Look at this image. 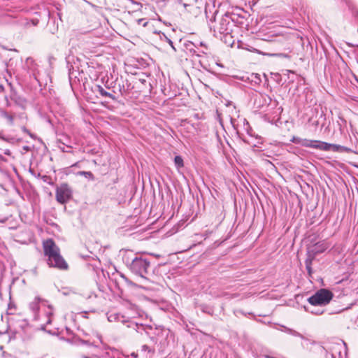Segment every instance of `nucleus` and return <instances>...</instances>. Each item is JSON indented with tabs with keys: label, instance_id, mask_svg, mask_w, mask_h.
I'll list each match as a JSON object with an SVG mask.
<instances>
[{
	"label": "nucleus",
	"instance_id": "f257e3e1",
	"mask_svg": "<svg viewBox=\"0 0 358 358\" xmlns=\"http://www.w3.org/2000/svg\"><path fill=\"white\" fill-rule=\"evenodd\" d=\"M215 13L210 20L209 27L213 31V35L216 38L222 41L229 46H232L234 43V39L231 34L234 27L235 15L226 13L220 19L217 23H214L215 20Z\"/></svg>",
	"mask_w": 358,
	"mask_h": 358
},
{
	"label": "nucleus",
	"instance_id": "f03ea898",
	"mask_svg": "<svg viewBox=\"0 0 358 358\" xmlns=\"http://www.w3.org/2000/svg\"><path fill=\"white\" fill-rule=\"evenodd\" d=\"M44 255L48 257L47 263L50 267L59 270H67L69 265L60 255V249L52 238L43 243Z\"/></svg>",
	"mask_w": 358,
	"mask_h": 358
},
{
	"label": "nucleus",
	"instance_id": "7ed1b4c3",
	"mask_svg": "<svg viewBox=\"0 0 358 358\" xmlns=\"http://www.w3.org/2000/svg\"><path fill=\"white\" fill-rule=\"evenodd\" d=\"M123 261L132 273L142 278H146L150 268V260L148 258L143 255L136 254L132 258L124 256Z\"/></svg>",
	"mask_w": 358,
	"mask_h": 358
},
{
	"label": "nucleus",
	"instance_id": "20e7f679",
	"mask_svg": "<svg viewBox=\"0 0 358 358\" xmlns=\"http://www.w3.org/2000/svg\"><path fill=\"white\" fill-rule=\"evenodd\" d=\"M292 141L294 143L300 144L301 145L306 148H312L324 151H329L331 150L334 152H349L350 151V149L348 148L347 147L336 144H331L320 141L302 139L300 138L294 137Z\"/></svg>",
	"mask_w": 358,
	"mask_h": 358
},
{
	"label": "nucleus",
	"instance_id": "39448f33",
	"mask_svg": "<svg viewBox=\"0 0 358 358\" xmlns=\"http://www.w3.org/2000/svg\"><path fill=\"white\" fill-rule=\"evenodd\" d=\"M334 296L333 293L327 289H320L315 294L308 299V301L312 306H324L327 305Z\"/></svg>",
	"mask_w": 358,
	"mask_h": 358
},
{
	"label": "nucleus",
	"instance_id": "423d86ee",
	"mask_svg": "<svg viewBox=\"0 0 358 358\" xmlns=\"http://www.w3.org/2000/svg\"><path fill=\"white\" fill-rule=\"evenodd\" d=\"M178 3L182 5L184 8L192 15L196 17L201 13L203 5V0H177Z\"/></svg>",
	"mask_w": 358,
	"mask_h": 358
},
{
	"label": "nucleus",
	"instance_id": "0eeeda50",
	"mask_svg": "<svg viewBox=\"0 0 358 358\" xmlns=\"http://www.w3.org/2000/svg\"><path fill=\"white\" fill-rule=\"evenodd\" d=\"M56 199L61 203H67L72 197V189L66 183H62L56 189Z\"/></svg>",
	"mask_w": 358,
	"mask_h": 358
},
{
	"label": "nucleus",
	"instance_id": "6e6552de",
	"mask_svg": "<svg viewBox=\"0 0 358 358\" xmlns=\"http://www.w3.org/2000/svg\"><path fill=\"white\" fill-rule=\"evenodd\" d=\"M258 39L268 42L273 45L282 44L284 41V36L280 34H275L273 31L264 33L259 31L258 34Z\"/></svg>",
	"mask_w": 358,
	"mask_h": 358
},
{
	"label": "nucleus",
	"instance_id": "1a4fd4ad",
	"mask_svg": "<svg viewBox=\"0 0 358 358\" xmlns=\"http://www.w3.org/2000/svg\"><path fill=\"white\" fill-rule=\"evenodd\" d=\"M329 246L330 244L326 241H319L308 247L306 255L315 259L317 255L324 252Z\"/></svg>",
	"mask_w": 358,
	"mask_h": 358
},
{
	"label": "nucleus",
	"instance_id": "9d476101",
	"mask_svg": "<svg viewBox=\"0 0 358 358\" xmlns=\"http://www.w3.org/2000/svg\"><path fill=\"white\" fill-rule=\"evenodd\" d=\"M127 322L128 323L127 325L128 328L135 330L137 333H139L141 335L143 334H148L147 329H152L151 327L145 326L143 324H138L132 321H127Z\"/></svg>",
	"mask_w": 358,
	"mask_h": 358
},
{
	"label": "nucleus",
	"instance_id": "9b49d317",
	"mask_svg": "<svg viewBox=\"0 0 358 358\" xmlns=\"http://www.w3.org/2000/svg\"><path fill=\"white\" fill-rule=\"evenodd\" d=\"M0 116L6 119L9 125L14 124L15 113H8L6 110L0 108Z\"/></svg>",
	"mask_w": 358,
	"mask_h": 358
},
{
	"label": "nucleus",
	"instance_id": "f8f14e48",
	"mask_svg": "<svg viewBox=\"0 0 358 358\" xmlns=\"http://www.w3.org/2000/svg\"><path fill=\"white\" fill-rule=\"evenodd\" d=\"M94 92H97L99 93V94L104 97H108L113 100H116V97L111 93L108 92L106 90H104V88L99 85H96L94 86V89L93 90Z\"/></svg>",
	"mask_w": 358,
	"mask_h": 358
},
{
	"label": "nucleus",
	"instance_id": "ddd939ff",
	"mask_svg": "<svg viewBox=\"0 0 358 358\" xmlns=\"http://www.w3.org/2000/svg\"><path fill=\"white\" fill-rule=\"evenodd\" d=\"M252 52L257 53L262 55H266L269 57H286L287 55L284 53H271V52H265L262 50H257L255 48H252L251 50Z\"/></svg>",
	"mask_w": 358,
	"mask_h": 358
},
{
	"label": "nucleus",
	"instance_id": "4468645a",
	"mask_svg": "<svg viewBox=\"0 0 358 358\" xmlns=\"http://www.w3.org/2000/svg\"><path fill=\"white\" fill-rule=\"evenodd\" d=\"M44 302V300H42L40 297H35L34 300L29 303V308L33 311L34 313H36L39 310V303L41 302Z\"/></svg>",
	"mask_w": 358,
	"mask_h": 358
},
{
	"label": "nucleus",
	"instance_id": "2eb2a0df",
	"mask_svg": "<svg viewBox=\"0 0 358 358\" xmlns=\"http://www.w3.org/2000/svg\"><path fill=\"white\" fill-rule=\"evenodd\" d=\"M284 328H285V331L290 335H292V336H296V337H299L303 340L310 341L309 338H308L307 336H305L304 335L300 334L299 332H298L292 329L285 327Z\"/></svg>",
	"mask_w": 358,
	"mask_h": 358
},
{
	"label": "nucleus",
	"instance_id": "dca6fc26",
	"mask_svg": "<svg viewBox=\"0 0 358 358\" xmlns=\"http://www.w3.org/2000/svg\"><path fill=\"white\" fill-rule=\"evenodd\" d=\"M314 259V258H311V257L307 256L305 260L306 268L310 277H311L313 273L312 263Z\"/></svg>",
	"mask_w": 358,
	"mask_h": 358
},
{
	"label": "nucleus",
	"instance_id": "f3484780",
	"mask_svg": "<svg viewBox=\"0 0 358 358\" xmlns=\"http://www.w3.org/2000/svg\"><path fill=\"white\" fill-rule=\"evenodd\" d=\"M174 164L178 169L182 168L184 166V162L182 157L176 156L174 158Z\"/></svg>",
	"mask_w": 358,
	"mask_h": 358
},
{
	"label": "nucleus",
	"instance_id": "a211bd4d",
	"mask_svg": "<svg viewBox=\"0 0 358 358\" xmlns=\"http://www.w3.org/2000/svg\"><path fill=\"white\" fill-rule=\"evenodd\" d=\"M10 99L17 105H22L24 102V100L22 98L18 96L16 94H13L10 95Z\"/></svg>",
	"mask_w": 358,
	"mask_h": 358
},
{
	"label": "nucleus",
	"instance_id": "6ab92c4d",
	"mask_svg": "<svg viewBox=\"0 0 358 358\" xmlns=\"http://www.w3.org/2000/svg\"><path fill=\"white\" fill-rule=\"evenodd\" d=\"M78 174L80 175V176H85L86 178H88L91 180H95V178L93 175V173L90 171H80L78 172Z\"/></svg>",
	"mask_w": 358,
	"mask_h": 358
},
{
	"label": "nucleus",
	"instance_id": "aec40b11",
	"mask_svg": "<svg viewBox=\"0 0 358 358\" xmlns=\"http://www.w3.org/2000/svg\"><path fill=\"white\" fill-rule=\"evenodd\" d=\"M59 148L64 152H71V147L69 145H66L65 143L59 141Z\"/></svg>",
	"mask_w": 358,
	"mask_h": 358
},
{
	"label": "nucleus",
	"instance_id": "412c9836",
	"mask_svg": "<svg viewBox=\"0 0 358 358\" xmlns=\"http://www.w3.org/2000/svg\"><path fill=\"white\" fill-rule=\"evenodd\" d=\"M262 101L264 102V103H267V101H271V99L270 96H266V95H261L260 97L259 98V105L258 106V107H261V102Z\"/></svg>",
	"mask_w": 358,
	"mask_h": 358
},
{
	"label": "nucleus",
	"instance_id": "4be33fe9",
	"mask_svg": "<svg viewBox=\"0 0 358 358\" xmlns=\"http://www.w3.org/2000/svg\"><path fill=\"white\" fill-rule=\"evenodd\" d=\"M22 130L24 133L25 134H27L30 137H31L32 138H34V135L32 134L29 130H28L25 127H22Z\"/></svg>",
	"mask_w": 358,
	"mask_h": 358
},
{
	"label": "nucleus",
	"instance_id": "5701e85b",
	"mask_svg": "<svg viewBox=\"0 0 358 358\" xmlns=\"http://www.w3.org/2000/svg\"><path fill=\"white\" fill-rule=\"evenodd\" d=\"M306 310L307 311H308V312L311 313L312 314H315V315H321V314H322V313H324V310H315H315H308V308H306Z\"/></svg>",
	"mask_w": 358,
	"mask_h": 358
},
{
	"label": "nucleus",
	"instance_id": "b1692460",
	"mask_svg": "<svg viewBox=\"0 0 358 358\" xmlns=\"http://www.w3.org/2000/svg\"><path fill=\"white\" fill-rule=\"evenodd\" d=\"M306 310L307 311H308V312L311 313L312 314H315V315H321V314H322V313H324V310H315H315H308V308H306Z\"/></svg>",
	"mask_w": 358,
	"mask_h": 358
},
{
	"label": "nucleus",
	"instance_id": "393cba45",
	"mask_svg": "<svg viewBox=\"0 0 358 358\" xmlns=\"http://www.w3.org/2000/svg\"><path fill=\"white\" fill-rule=\"evenodd\" d=\"M138 24H142V25H143V27H146V26H147V24H148V22H145V19H139V20H138Z\"/></svg>",
	"mask_w": 358,
	"mask_h": 358
},
{
	"label": "nucleus",
	"instance_id": "a878e982",
	"mask_svg": "<svg viewBox=\"0 0 358 358\" xmlns=\"http://www.w3.org/2000/svg\"><path fill=\"white\" fill-rule=\"evenodd\" d=\"M166 40H167V41H168L169 44L171 46V48H172L174 50H176V48H175V47L173 46V43L172 41H171V40H170L169 38H168L167 37H166Z\"/></svg>",
	"mask_w": 358,
	"mask_h": 358
},
{
	"label": "nucleus",
	"instance_id": "bb28decb",
	"mask_svg": "<svg viewBox=\"0 0 358 358\" xmlns=\"http://www.w3.org/2000/svg\"><path fill=\"white\" fill-rule=\"evenodd\" d=\"M52 315V312H48L47 313V315L48 317V320L47 321V324H50L51 322V320L50 318V317Z\"/></svg>",
	"mask_w": 358,
	"mask_h": 358
},
{
	"label": "nucleus",
	"instance_id": "cd10ccee",
	"mask_svg": "<svg viewBox=\"0 0 358 358\" xmlns=\"http://www.w3.org/2000/svg\"><path fill=\"white\" fill-rule=\"evenodd\" d=\"M5 99H6V106L7 107H9V106H10V101H9V100H8V97H7V96H5Z\"/></svg>",
	"mask_w": 358,
	"mask_h": 358
},
{
	"label": "nucleus",
	"instance_id": "c85d7f7f",
	"mask_svg": "<svg viewBox=\"0 0 358 358\" xmlns=\"http://www.w3.org/2000/svg\"><path fill=\"white\" fill-rule=\"evenodd\" d=\"M142 349L144 351L149 350V347L148 345H144L142 346Z\"/></svg>",
	"mask_w": 358,
	"mask_h": 358
},
{
	"label": "nucleus",
	"instance_id": "c756f323",
	"mask_svg": "<svg viewBox=\"0 0 358 358\" xmlns=\"http://www.w3.org/2000/svg\"><path fill=\"white\" fill-rule=\"evenodd\" d=\"M73 74V71H71V69H69V79H70V80H71V78H72Z\"/></svg>",
	"mask_w": 358,
	"mask_h": 358
},
{
	"label": "nucleus",
	"instance_id": "7c9ffc66",
	"mask_svg": "<svg viewBox=\"0 0 358 358\" xmlns=\"http://www.w3.org/2000/svg\"><path fill=\"white\" fill-rule=\"evenodd\" d=\"M200 45L201 46H203V47H205L206 49H207V47L206 46V45L203 42H201Z\"/></svg>",
	"mask_w": 358,
	"mask_h": 358
},
{
	"label": "nucleus",
	"instance_id": "2f4dec72",
	"mask_svg": "<svg viewBox=\"0 0 358 358\" xmlns=\"http://www.w3.org/2000/svg\"><path fill=\"white\" fill-rule=\"evenodd\" d=\"M266 358H276V357H272V356H269V355H266Z\"/></svg>",
	"mask_w": 358,
	"mask_h": 358
},
{
	"label": "nucleus",
	"instance_id": "473e14b6",
	"mask_svg": "<svg viewBox=\"0 0 358 358\" xmlns=\"http://www.w3.org/2000/svg\"><path fill=\"white\" fill-rule=\"evenodd\" d=\"M122 278H124L127 282L129 281L128 279L125 278V276L122 275Z\"/></svg>",
	"mask_w": 358,
	"mask_h": 358
},
{
	"label": "nucleus",
	"instance_id": "72a5a7b5",
	"mask_svg": "<svg viewBox=\"0 0 358 358\" xmlns=\"http://www.w3.org/2000/svg\"><path fill=\"white\" fill-rule=\"evenodd\" d=\"M81 342H82L83 343H87L86 341H83V340H81Z\"/></svg>",
	"mask_w": 358,
	"mask_h": 358
},
{
	"label": "nucleus",
	"instance_id": "f704fd0d",
	"mask_svg": "<svg viewBox=\"0 0 358 358\" xmlns=\"http://www.w3.org/2000/svg\"><path fill=\"white\" fill-rule=\"evenodd\" d=\"M257 101H258V99H255V103H257Z\"/></svg>",
	"mask_w": 358,
	"mask_h": 358
},
{
	"label": "nucleus",
	"instance_id": "c9c22d12",
	"mask_svg": "<svg viewBox=\"0 0 358 358\" xmlns=\"http://www.w3.org/2000/svg\"><path fill=\"white\" fill-rule=\"evenodd\" d=\"M202 53L203 54H206V52L205 51H202Z\"/></svg>",
	"mask_w": 358,
	"mask_h": 358
},
{
	"label": "nucleus",
	"instance_id": "e433bc0d",
	"mask_svg": "<svg viewBox=\"0 0 358 358\" xmlns=\"http://www.w3.org/2000/svg\"><path fill=\"white\" fill-rule=\"evenodd\" d=\"M48 308H49L50 309H51V308H52V306H48Z\"/></svg>",
	"mask_w": 358,
	"mask_h": 358
}]
</instances>
